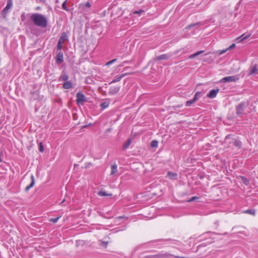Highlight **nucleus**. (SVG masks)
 <instances>
[{
    "mask_svg": "<svg viewBox=\"0 0 258 258\" xmlns=\"http://www.w3.org/2000/svg\"><path fill=\"white\" fill-rule=\"evenodd\" d=\"M158 142L156 140H153L151 143V146L153 148H157L158 147Z\"/></svg>",
    "mask_w": 258,
    "mask_h": 258,
    "instance_id": "cd10ccee",
    "label": "nucleus"
},
{
    "mask_svg": "<svg viewBox=\"0 0 258 258\" xmlns=\"http://www.w3.org/2000/svg\"><path fill=\"white\" fill-rule=\"evenodd\" d=\"M33 24L40 28H45L48 25V20L46 16L40 13H33L30 17Z\"/></svg>",
    "mask_w": 258,
    "mask_h": 258,
    "instance_id": "f257e3e1",
    "label": "nucleus"
},
{
    "mask_svg": "<svg viewBox=\"0 0 258 258\" xmlns=\"http://www.w3.org/2000/svg\"><path fill=\"white\" fill-rule=\"evenodd\" d=\"M117 61V59L116 58H115V59H113L108 62H107L106 63V66H109L111 64H112L113 63L116 62Z\"/></svg>",
    "mask_w": 258,
    "mask_h": 258,
    "instance_id": "c9c22d12",
    "label": "nucleus"
},
{
    "mask_svg": "<svg viewBox=\"0 0 258 258\" xmlns=\"http://www.w3.org/2000/svg\"><path fill=\"white\" fill-rule=\"evenodd\" d=\"M62 42H60V41H58L57 44V49L58 50L61 51L62 48Z\"/></svg>",
    "mask_w": 258,
    "mask_h": 258,
    "instance_id": "c85d7f7f",
    "label": "nucleus"
},
{
    "mask_svg": "<svg viewBox=\"0 0 258 258\" xmlns=\"http://www.w3.org/2000/svg\"><path fill=\"white\" fill-rule=\"evenodd\" d=\"M37 3H45L46 0H36Z\"/></svg>",
    "mask_w": 258,
    "mask_h": 258,
    "instance_id": "ea45409f",
    "label": "nucleus"
},
{
    "mask_svg": "<svg viewBox=\"0 0 258 258\" xmlns=\"http://www.w3.org/2000/svg\"><path fill=\"white\" fill-rule=\"evenodd\" d=\"M167 176L171 179H175L177 178V174L176 173H173L171 171H168Z\"/></svg>",
    "mask_w": 258,
    "mask_h": 258,
    "instance_id": "f3484780",
    "label": "nucleus"
},
{
    "mask_svg": "<svg viewBox=\"0 0 258 258\" xmlns=\"http://www.w3.org/2000/svg\"><path fill=\"white\" fill-rule=\"evenodd\" d=\"M64 201V200H63V201H62V202L61 203H63Z\"/></svg>",
    "mask_w": 258,
    "mask_h": 258,
    "instance_id": "09e8293b",
    "label": "nucleus"
},
{
    "mask_svg": "<svg viewBox=\"0 0 258 258\" xmlns=\"http://www.w3.org/2000/svg\"><path fill=\"white\" fill-rule=\"evenodd\" d=\"M233 145L235 146L240 148L241 146V142L239 140H235L233 143Z\"/></svg>",
    "mask_w": 258,
    "mask_h": 258,
    "instance_id": "bb28decb",
    "label": "nucleus"
},
{
    "mask_svg": "<svg viewBox=\"0 0 258 258\" xmlns=\"http://www.w3.org/2000/svg\"><path fill=\"white\" fill-rule=\"evenodd\" d=\"M201 95H202L201 92H197L196 93V94L193 98V99L196 101L201 97Z\"/></svg>",
    "mask_w": 258,
    "mask_h": 258,
    "instance_id": "a878e982",
    "label": "nucleus"
},
{
    "mask_svg": "<svg viewBox=\"0 0 258 258\" xmlns=\"http://www.w3.org/2000/svg\"><path fill=\"white\" fill-rule=\"evenodd\" d=\"M258 72V66L256 64H254L252 66L249 70L248 75H251L256 74Z\"/></svg>",
    "mask_w": 258,
    "mask_h": 258,
    "instance_id": "ddd939ff",
    "label": "nucleus"
},
{
    "mask_svg": "<svg viewBox=\"0 0 258 258\" xmlns=\"http://www.w3.org/2000/svg\"><path fill=\"white\" fill-rule=\"evenodd\" d=\"M196 102L193 98L190 100H188L186 102V106H190L191 104L194 103Z\"/></svg>",
    "mask_w": 258,
    "mask_h": 258,
    "instance_id": "7c9ffc66",
    "label": "nucleus"
},
{
    "mask_svg": "<svg viewBox=\"0 0 258 258\" xmlns=\"http://www.w3.org/2000/svg\"><path fill=\"white\" fill-rule=\"evenodd\" d=\"M21 17H22V18H24L23 15L21 16Z\"/></svg>",
    "mask_w": 258,
    "mask_h": 258,
    "instance_id": "3c124183",
    "label": "nucleus"
},
{
    "mask_svg": "<svg viewBox=\"0 0 258 258\" xmlns=\"http://www.w3.org/2000/svg\"><path fill=\"white\" fill-rule=\"evenodd\" d=\"M246 108V103L242 102L236 106V113L238 116L243 114L245 109Z\"/></svg>",
    "mask_w": 258,
    "mask_h": 258,
    "instance_id": "f03ea898",
    "label": "nucleus"
},
{
    "mask_svg": "<svg viewBox=\"0 0 258 258\" xmlns=\"http://www.w3.org/2000/svg\"><path fill=\"white\" fill-rule=\"evenodd\" d=\"M39 9H40L39 7H37L36 10H39Z\"/></svg>",
    "mask_w": 258,
    "mask_h": 258,
    "instance_id": "de8ad7c7",
    "label": "nucleus"
},
{
    "mask_svg": "<svg viewBox=\"0 0 258 258\" xmlns=\"http://www.w3.org/2000/svg\"><path fill=\"white\" fill-rule=\"evenodd\" d=\"M73 84L71 81H67L64 82L62 87L65 89H69L73 87Z\"/></svg>",
    "mask_w": 258,
    "mask_h": 258,
    "instance_id": "dca6fc26",
    "label": "nucleus"
},
{
    "mask_svg": "<svg viewBox=\"0 0 258 258\" xmlns=\"http://www.w3.org/2000/svg\"><path fill=\"white\" fill-rule=\"evenodd\" d=\"M90 4L89 3V2H87L86 4V6L87 7H90Z\"/></svg>",
    "mask_w": 258,
    "mask_h": 258,
    "instance_id": "a19ab883",
    "label": "nucleus"
},
{
    "mask_svg": "<svg viewBox=\"0 0 258 258\" xmlns=\"http://www.w3.org/2000/svg\"><path fill=\"white\" fill-rule=\"evenodd\" d=\"M219 92V89H213L210 91L207 94V97L209 98H214L216 97L218 93Z\"/></svg>",
    "mask_w": 258,
    "mask_h": 258,
    "instance_id": "6e6552de",
    "label": "nucleus"
},
{
    "mask_svg": "<svg viewBox=\"0 0 258 258\" xmlns=\"http://www.w3.org/2000/svg\"><path fill=\"white\" fill-rule=\"evenodd\" d=\"M132 73H127L124 74H122L119 76H116L115 78L109 83V84H112L115 83L116 82H119L122 78H123L124 77L132 74Z\"/></svg>",
    "mask_w": 258,
    "mask_h": 258,
    "instance_id": "1a4fd4ad",
    "label": "nucleus"
},
{
    "mask_svg": "<svg viewBox=\"0 0 258 258\" xmlns=\"http://www.w3.org/2000/svg\"><path fill=\"white\" fill-rule=\"evenodd\" d=\"M199 199H200V198L199 197L195 196V197H192L191 198H190L187 201L188 202H191L192 201H194L195 200H198Z\"/></svg>",
    "mask_w": 258,
    "mask_h": 258,
    "instance_id": "f704fd0d",
    "label": "nucleus"
},
{
    "mask_svg": "<svg viewBox=\"0 0 258 258\" xmlns=\"http://www.w3.org/2000/svg\"><path fill=\"white\" fill-rule=\"evenodd\" d=\"M132 143V139H128L126 142H125L122 145V149L123 150L126 149L131 145Z\"/></svg>",
    "mask_w": 258,
    "mask_h": 258,
    "instance_id": "412c9836",
    "label": "nucleus"
},
{
    "mask_svg": "<svg viewBox=\"0 0 258 258\" xmlns=\"http://www.w3.org/2000/svg\"><path fill=\"white\" fill-rule=\"evenodd\" d=\"M31 183L29 185L27 186L26 188H25V191L27 192L28 191H29V190L32 188L35 184V178H34V176L33 175H31Z\"/></svg>",
    "mask_w": 258,
    "mask_h": 258,
    "instance_id": "4468645a",
    "label": "nucleus"
},
{
    "mask_svg": "<svg viewBox=\"0 0 258 258\" xmlns=\"http://www.w3.org/2000/svg\"><path fill=\"white\" fill-rule=\"evenodd\" d=\"M68 40V36L66 33L63 32L60 37L59 38L58 41H60V42H63L64 41Z\"/></svg>",
    "mask_w": 258,
    "mask_h": 258,
    "instance_id": "aec40b11",
    "label": "nucleus"
},
{
    "mask_svg": "<svg viewBox=\"0 0 258 258\" xmlns=\"http://www.w3.org/2000/svg\"><path fill=\"white\" fill-rule=\"evenodd\" d=\"M21 17H22V18H24L23 15L21 16Z\"/></svg>",
    "mask_w": 258,
    "mask_h": 258,
    "instance_id": "8fccbe9b",
    "label": "nucleus"
},
{
    "mask_svg": "<svg viewBox=\"0 0 258 258\" xmlns=\"http://www.w3.org/2000/svg\"><path fill=\"white\" fill-rule=\"evenodd\" d=\"M169 58V55L167 54H163L157 56L155 59L156 60H161L163 59H168Z\"/></svg>",
    "mask_w": 258,
    "mask_h": 258,
    "instance_id": "2eb2a0df",
    "label": "nucleus"
},
{
    "mask_svg": "<svg viewBox=\"0 0 258 258\" xmlns=\"http://www.w3.org/2000/svg\"><path fill=\"white\" fill-rule=\"evenodd\" d=\"M239 80V77L237 75L225 77L220 80L221 83L236 82Z\"/></svg>",
    "mask_w": 258,
    "mask_h": 258,
    "instance_id": "7ed1b4c3",
    "label": "nucleus"
},
{
    "mask_svg": "<svg viewBox=\"0 0 258 258\" xmlns=\"http://www.w3.org/2000/svg\"><path fill=\"white\" fill-rule=\"evenodd\" d=\"M107 242H103V245L106 246Z\"/></svg>",
    "mask_w": 258,
    "mask_h": 258,
    "instance_id": "c03bdc74",
    "label": "nucleus"
},
{
    "mask_svg": "<svg viewBox=\"0 0 258 258\" xmlns=\"http://www.w3.org/2000/svg\"><path fill=\"white\" fill-rule=\"evenodd\" d=\"M98 195L99 196H102V197H107V196L111 197V196H112L111 194H107L106 191H103V190H101V191H99L98 193Z\"/></svg>",
    "mask_w": 258,
    "mask_h": 258,
    "instance_id": "5701e85b",
    "label": "nucleus"
},
{
    "mask_svg": "<svg viewBox=\"0 0 258 258\" xmlns=\"http://www.w3.org/2000/svg\"><path fill=\"white\" fill-rule=\"evenodd\" d=\"M155 258H171L173 254L168 253L167 252H161L158 254H155Z\"/></svg>",
    "mask_w": 258,
    "mask_h": 258,
    "instance_id": "423d86ee",
    "label": "nucleus"
},
{
    "mask_svg": "<svg viewBox=\"0 0 258 258\" xmlns=\"http://www.w3.org/2000/svg\"><path fill=\"white\" fill-rule=\"evenodd\" d=\"M129 68H130V67H124L123 68V71H126L127 69H128Z\"/></svg>",
    "mask_w": 258,
    "mask_h": 258,
    "instance_id": "79ce46f5",
    "label": "nucleus"
},
{
    "mask_svg": "<svg viewBox=\"0 0 258 258\" xmlns=\"http://www.w3.org/2000/svg\"><path fill=\"white\" fill-rule=\"evenodd\" d=\"M145 12V11L143 10H139V11H135L134 12H133V14H138L139 15H141L143 13H144Z\"/></svg>",
    "mask_w": 258,
    "mask_h": 258,
    "instance_id": "2f4dec72",
    "label": "nucleus"
},
{
    "mask_svg": "<svg viewBox=\"0 0 258 258\" xmlns=\"http://www.w3.org/2000/svg\"><path fill=\"white\" fill-rule=\"evenodd\" d=\"M12 2L11 0H9L8 1L7 6L3 10L2 12L3 13H6L7 11L12 7Z\"/></svg>",
    "mask_w": 258,
    "mask_h": 258,
    "instance_id": "a211bd4d",
    "label": "nucleus"
},
{
    "mask_svg": "<svg viewBox=\"0 0 258 258\" xmlns=\"http://www.w3.org/2000/svg\"><path fill=\"white\" fill-rule=\"evenodd\" d=\"M2 122V119H0V124H1ZM2 128V126H1L0 125V130Z\"/></svg>",
    "mask_w": 258,
    "mask_h": 258,
    "instance_id": "37998d69",
    "label": "nucleus"
},
{
    "mask_svg": "<svg viewBox=\"0 0 258 258\" xmlns=\"http://www.w3.org/2000/svg\"><path fill=\"white\" fill-rule=\"evenodd\" d=\"M204 52V50H200V51H199L195 53H193L191 55H190L188 57L189 58H194L195 57L203 53V52Z\"/></svg>",
    "mask_w": 258,
    "mask_h": 258,
    "instance_id": "393cba45",
    "label": "nucleus"
},
{
    "mask_svg": "<svg viewBox=\"0 0 258 258\" xmlns=\"http://www.w3.org/2000/svg\"><path fill=\"white\" fill-rule=\"evenodd\" d=\"M60 217L61 216H58V217H56V218H52L50 219L49 221L51 222H52L53 223H56L58 221V220L60 218Z\"/></svg>",
    "mask_w": 258,
    "mask_h": 258,
    "instance_id": "c756f323",
    "label": "nucleus"
},
{
    "mask_svg": "<svg viewBox=\"0 0 258 258\" xmlns=\"http://www.w3.org/2000/svg\"><path fill=\"white\" fill-rule=\"evenodd\" d=\"M126 61H124V62H123L122 64H121L120 65V67H122V66H124V64L125 63H126Z\"/></svg>",
    "mask_w": 258,
    "mask_h": 258,
    "instance_id": "a18cd8bd",
    "label": "nucleus"
},
{
    "mask_svg": "<svg viewBox=\"0 0 258 258\" xmlns=\"http://www.w3.org/2000/svg\"><path fill=\"white\" fill-rule=\"evenodd\" d=\"M44 147L41 142H40L39 144V151L40 152H44Z\"/></svg>",
    "mask_w": 258,
    "mask_h": 258,
    "instance_id": "473e14b6",
    "label": "nucleus"
},
{
    "mask_svg": "<svg viewBox=\"0 0 258 258\" xmlns=\"http://www.w3.org/2000/svg\"><path fill=\"white\" fill-rule=\"evenodd\" d=\"M109 103L110 102L109 101L102 102L100 104V107H101L102 109L103 110L109 106Z\"/></svg>",
    "mask_w": 258,
    "mask_h": 258,
    "instance_id": "b1692460",
    "label": "nucleus"
},
{
    "mask_svg": "<svg viewBox=\"0 0 258 258\" xmlns=\"http://www.w3.org/2000/svg\"><path fill=\"white\" fill-rule=\"evenodd\" d=\"M227 50H228V49H225V50H220V51H219V54L221 55V54H224L225 52H226V51Z\"/></svg>",
    "mask_w": 258,
    "mask_h": 258,
    "instance_id": "e433bc0d",
    "label": "nucleus"
},
{
    "mask_svg": "<svg viewBox=\"0 0 258 258\" xmlns=\"http://www.w3.org/2000/svg\"><path fill=\"white\" fill-rule=\"evenodd\" d=\"M235 44L234 43H233L232 45H231L227 49H232L233 48L235 47Z\"/></svg>",
    "mask_w": 258,
    "mask_h": 258,
    "instance_id": "4c0bfd02",
    "label": "nucleus"
},
{
    "mask_svg": "<svg viewBox=\"0 0 258 258\" xmlns=\"http://www.w3.org/2000/svg\"><path fill=\"white\" fill-rule=\"evenodd\" d=\"M76 102L78 104H83V103L86 101V97L81 92H78L76 95Z\"/></svg>",
    "mask_w": 258,
    "mask_h": 258,
    "instance_id": "20e7f679",
    "label": "nucleus"
},
{
    "mask_svg": "<svg viewBox=\"0 0 258 258\" xmlns=\"http://www.w3.org/2000/svg\"><path fill=\"white\" fill-rule=\"evenodd\" d=\"M62 8L67 11H70V10L68 9V8L67 7V5H66V1H64L63 3H62Z\"/></svg>",
    "mask_w": 258,
    "mask_h": 258,
    "instance_id": "72a5a7b5",
    "label": "nucleus"
},
{
    "mask_svg": "<svg viewBox=\"0 0 258 258\" xmlns=\"http://www.w3.org/2000/svg\"><path fill=\"white\" fill-rule=\"evenodd\" d=\"M243 213L247 214L254 216L255 215V211L254 209H248L242 212Z\"/></svg>",
    "mask_w": 258,
    "mask_h": 258,
    "instance_id": "4be33fe9",
    "label": "nucleus"
},
{
    "mask_svg": "<svg viewBox=\"0 0 258 258\" xmlns=\"http://www.w3.org/2000/svg\"><path fill=\"white\" fill-rule=\"evenodd\" d=\"M251 36V34H243L240 36L236 38V41L237 43H239L242 42L243 40L249 38Z\"/></svg>",
    "mask_w": 258,
    "mask_h": 258,
    "instance_id": "9b49d317",
    "label": "nucleus"
},
{
    "mask_svg": "<svg viewBox=\"0 0 258 258\" xmlns=\"http://www.w3.org/2000/svg\"><path fill=\"white\" fill-rule=\"evenodd\" d=\"M201 25H202V24H201V23L200 22L193 23V24H190V25L187 26L185 28V29L186 30H190V29H191L192 28H194V27H195L196 29H197L198 27H199Z\"/></svg>",
    "mask_w": 258,
    "mask_h": 258,
    "instance_id": "f8f14e48",
    "label": "nucleus"
},
{
    "mask_svg": "<svg viewBox=\"0 0 258 258\" xmlns=\"http://www.w3.org/2000/svg\"><path fill=\"white\" fill-rule=\"evenodd\" d=\"M228 138H229V137H228V136H227L226 137L225 139H226V140H227V139H228Z\"/></svg>",
    "mask_w": 258,
    "mask_h": 258,
    "instance_id": "49530a36",
    "label": "nucleus"
},
{
    "mask_svg": "<svg viewBox=\"0 0 258 258\" xmlns=\"http://www.w3.org/2000/svg\"><path fill=\"white\" fill-rule=\"evenodd\" d=\"M119 90V86H112L109 88V94L111 95L115 94L117 93Z\"/></svg>",
    "mask_w": 258,
    "mask_h": 258,
    "instance_id": "9d476101",
    "label": "nucleus"
},
{
    "mask_svg": "<svg viewBox=\"0 0 258 258\" xmlns=\"http://www.w3.org/2000/svg\"><path fill=\"white\" fill-rule=\"evenodd\" d=\"M63 61V53L60 51L57 52L56 58V63L58 64L61 63Z\"/></svg>",
    "mask_w": 258,
    "mask_h": 258,
    "instance_id": "0eeeda50",
    "label": "nucleus"
},
{
    "mask_svg": "<svg viewBox=\"0 0 258 258\" xmlns=\"http://www.w3.org/2000/svg\"><path fill=\"white\" fill-rule=\"evenodd\" d=\"M69 79V75L67 74V73L64 71H62L61 75L58 77V82H67L68 81Z\"/></svg>",
    "mask_w": 258,
    "mask_h": 258,
    "instance_id": "39448f33",
    "label": "nucleus"
},
{
    "mask_svg": "<svg viewBox=\"0 0 258 258\" xmlns=\"http://www.w3.org/2000/svg\"><path fill=\"white\" fill-rule=\"evenodd\" d=\"M111 171L110 173V175H113L116 173L117 171V166L116 164L114 163V164L111 165Z\"/></svg>",
    "mask_w": 258,
    "mask_h": 258,
    "instance_id": "6ab92c4d",
    "label": "nucleus"
},
{
    "mask_svg": "<svg viewBox=\"0 0 258 258\" xmlns=\"http://www.w3.org/2000/svg\"><path fill=\"white\" fill-rule=\"evenodd\" d=\"M144 258H155V255H148V256L144 257Z\"/></svg>",
    "mask_w": 258,
    "mask_h": 258,
    "instance_id": "58836bf2",
    "label": "nucleus"
}]
</instances>
